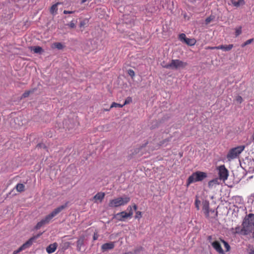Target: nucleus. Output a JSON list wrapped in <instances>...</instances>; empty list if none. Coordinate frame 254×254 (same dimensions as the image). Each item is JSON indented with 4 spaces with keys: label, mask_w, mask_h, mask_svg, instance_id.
Returning <instances> with one entry per match:
<instances>
[{
    "label": "nucleus",
    "mask_w": 254,
    "mask_h": 254,
    "mask_svg": "<svg viewBox=\"0 0 254 254\" xmlns=\"http://www.w3.org/2000/svg\"><path fill=\"white\" fill-rule=\"evenodd\" d=\"M241 229L243 235H248L254 230V214L250 213L247 215L243 220Z\"/></svg>",
    "instance_id": "nucleus-1"
},
{
    "label": "nucleus",
    "mask_w": 254,
    "mask_h": 254,
    "mask_svg": "<svg viewBox=\"0 0 254 254\" xmlns=\"http://www.w3.org/2000/svg\"><path fill=\"white\" fill-rule=\"evenodd\" d=\"M207 177V173L201 171H196L193 173L187 179V186H189L190 184L201 182Z\"/></svg>",
    "instance_id": "nucleus-2"
},
{
    "label": "nucleus",
    "mask_w": 254,
    "mask_h": 254,
    "mask_svg": "<svg viewBox=\"0 0 254 254\" xmlns=\"http://www.w3.org/2000/svg\"><path fill=\"white\" fill-rule=\"evenodd\" d=\"M129 196L124 195L123 197H119L110 200L108 206L110 207H117L127 204L130 201Z\"/></svg>",
    "instance_id": "nucleus-3"
},
{
    "label": "nucleus",
    "mask_w": 254,
    "mask_h": 254,
    "mask_svg": "<svg viewBox=\"0 0 254 254\" xmlns=\"http://www.w3.org/2000/svg\"><path fill=\"white\" fill-rule=\"evenodd\" d=\"M187 63L179 60H172L170 63L163 65V67L167 69L173 70H177L180 68H183L187 66Z\"/></svg>",
    "instance_id": "nucleus-4"
},
{
    "label": "nucleus",
    "mask_w": 254,
    "mask_h": 254,
    "mask_svg": "<svg viewBox=\"0 0 254 254\" xmlns=\"http://www.w3.org/2000/svg\"><path fill=\"white\" fill-rule=\"evenodd\" d=\"M245 146L241 145L232 148L227 155V158L229 161L237 158L244 150Z\"/></svg>",
    "instance_id": "nucleus-5"
},
{
    "label": "nucleus",
    "mask_w": 254,
    "mask_h": 254,
    "mask_svg": "<svg viewBox=\"0 0 254 254\" xmlns=\"http://www.w3.org/2000/svg\"><path fill=\"white\" fill-rule=\"evenodd\" d=\"M40 235H41V234H38V235L34 236L31 237V238H30L26 242L24 243L17 250L14 251L13 252V254H18V253H20V252H21L22 251L31 247L32 246V245L33 244L34 241L36 239H37L39 237H40Z\"/></svg>",
    "instance_id": "nucleus-6"
},
{
    "label": "nucleus",
    "mask_w": 254,
    "mask_h": 254,
    "mask_svg": "<svg viewBox=\"0 0 254 254\" xmlns=\"http://www.w3.org/2000/svg\"><path fill=\"white\" fill-rule=\"evenodd\" d=\"M68 202H66L65 204L62 205L56 209H55L50 214L47 215L45 217V218L50 222L51 220L57 214H58L60 212H61L63 210L65 209L67 207Z\"/></svg>",
    "instance_id": "nucleus-7"
},
{
    "label": "nucleus",
    "mask_w": 254,
    "mask_h": 254,
    "mask_svg": "<svg viewBox=\"0 0 254 254\" xmlns=\"http://www.w3.org/2000/svg\"><path fill=\"white\" fill-rule=\"evenodd\" d=\"M134 25V19L130 15H126L124 17L123 19V22L122 24H119L118 25V28L120 29L121 27L122 26L124 27L125 26L127 28H131Z\"/></svg>",
    "instance_id": "nucleus-8"
},
{
    "label": "nucleus",
    "mask_w": 254,
    "mask_h": 254,
    "mask_svg": "<svg viewBox=\"0 0 254 254\" xmlns=\"http://www.w3.org/2000/svg\"><path fill=\"white\" fill-rule=\"evenodd\" d=\"M244 168L249 172L254 173V158H246L244 160Z\"/></svg>",
    "instance_id": "nucleus-9"
},
{
    "label": "nucleus",
    "mask_w": 254,
    "mask_h": 254,
    "mask_svg": "<svg viewBox=\"0 0 254 254\" xmlns=\"http://www.w3.org/2000/svg\"><path fill=\"white\" fill-rule=\"evenodd\" d=\"M219 171V177L220 180H222L224 181L226 180L228 177V171L225 168L224 165L220 166L218 168Z\"/></svg>",
    "instance_id": "nucleus-10"
},
{
    "label": "nucleus",
    "mask_w": 254,
    "mask_h": 254,
    "mask_svg": "<svg viewBox=\"0 0 254 254\" xmlns=\"http://www.w3.org/2000/svg\"><path fill=\"white\" fill-rule=\"evenodd\" d=\"M132 213L130 212V213H127V212L125 211H122L121 212L118 213L115 215V218L120 221H124L128 217H131Z\"/></svg>",
    "instance_id": "nucleus-11"
},
{
    "label": "nucleus",
    "mask_w": 254,
    "mask_h": 254,
    "mask_svg": "<svg viewBox=\"0 0 254 254\" xmlns=\"http://www.w3.org/2000/svg\"><path fill=\"white\" fill-rule=\"evenodd\" d=\"M85 241V236L83 235L80 236L78 238L76 242V250L78 252H80L82 249L84 248Z\"/></svg>",
    "instance_id": "nucleus-12"
},
{
    "label": "nucleus",
    "mask_w": 254,
    "mask_h": 254,
    "mask_svg": "<svg viewBox=\"0 0 254 254\" xmlns=\"http://www.w3.org/2000/svg\"><path fill=\"white\" fill-rule=\"evenodd\" d=\"M115 247V242H110L103 244L101 246V251L102 252H107L109 250H112Z\"/></svg>",
    "instance_id": "nucleus-13"
},
{
    "label": "nucleus",
    "mask_w": 254,
    "mask_h": 254,
    "mask_svg": "<svg viewBox=\"0 0 254 254\" xmlns=\"http://www.w3.org/2000/svg\"><path fill=\"white\" fill-rule=\"evenodd\" d=\"M202 210L205 217L209 219V203L208 201L205 200L202 202Z\"/></svg>",
    "instance_id": "nucleus-14"
},
{
    "label": "nucleus",
    "mask_w": 254,
    "mask_h": 254,
    "mask_svg": "<svg viewBox=\"0 0 254 254\" xmlns=\"http://www.w3.org/2000/svg\"><path fill=\"white\" fill-rule=\"evenodd\" d=\"M213 248L219 254H224L223 250L222 249L220 244L218 241H214L211 244Z\"/></svg>",
    "instance_id": "nucleus-15"
},
{
    "label": "nucleus",
    "mask_w": 254,
    "mask_h": 254,
    "mask_svg": "<svg viewBox=\"0 0 254 254\" xmlns=\"http://www.w3.org/2000/svg\"><path fill=\"white\" fill-rule=\"evenodd\" d=\"M105 195V193L103 192H99L96 194L93 198V200L94 201L95 203H97V201L99 200L100 202H102Z\"/></svg>",
    "instance_id": "nucleus-16"
},
{
    "label": "nucleus",
    "mask_w": 254,
    "mask_h": 254,
    "mask_svg": "<svg viewBox=\"0 0 254 254\" xmlns=\"http://www.w3.org/2000/svg\"><path fill=\"white\" fill-rule=\"evenodd\" d=\"M57 247L58 244L57 243L50 244L47 247L46 251L48 254H52L56 251Z\"/></svg>",
    "instance_id": "nucleus-17"
},
{
    "label": "nucleus",
    "mask_w": 254,
    "mask_h": 254,
    "mask_svg": "<svg viewBox=\"0 0 254 254\" xmlns=\"http://www.w3.org/2000/svg\"><path fill=\"white\" fill-rule=\"evenodd\" d=\"M49 223L50 222H49V221H48V220L46 219L45 217L37 224L35 227V229L38 230L40 229V228L42 227L43 225L49 224Z\"/></svg>",
    "instance_id": "nucleus-18"
},
{
    "label": "nucleus",
    "mask_w": 254,
    "mask_h": 254,
    "mask_svg": "<svg viewBox=\"0 0 254 254\" xmlns=\"http://www.w3.org/2000/svg\"><path fill=\"white\" fill-rule=\"evenodd\" d=\"M31 50L33 51L34 53L39 54H41L44 52V50L43 49V48L40 46L31 47Z\"/></svg>",
    "instance_id": "nucleus-19"
},
{
    "label": "nucleus",
    "mask_w": 254,
    "mask_h": 254,
    "mask_svg": "<svg viewBox=\"0 0 254 254\" xmlns=\"http://www.w3.org/2000/svg\"><path fill=\"white\" fill-rule=\"evenodd\" d=\"M219 184V179L218 178H216L210 181L208 183V186L210 189H212L214 186Z\"/></svg>",
    "instance_id": "nucleus-20"
},
{
    "label": "nucleus",
    "mask_w": 254,
    "mask_h": 254,
    "mask_svg": "<svg viewBox=\"0 0 254 254\" xmlns=\"http://www.w3.org/2000/svg\"><path fill=\"white\" fill-rule=\"evenodd\" d=\"M231 2L234 6L237 7L245 4V1L244 0H239L238 1H236L235 0H231Z\"/></svg>",
    "instance_id": "nucleus-21"
},
{
    "label": "nucleus",
    "mask_w": 254,
    "mask_h": 254,
    "mask_svg": "<svg viewBox=\"0 0 254 254\" xmlns=\"http://www.w3.org/2000/svg\"><path fill=\"white\" fill-rule=\"evenodd\" d=\"M233 47V44H229L228 45H220L219 49L222 50L224 51H230Z\"/></svg>",
    "instance_id": "nucleus-22"
},
{
    "label": "nucleus",
    "mask_w": 254,
    "mask_h": 254,
    "mask_svg": "<svg viewBox=\"0 0 254 254\" xmlns=\"http://www.w3.org/2000/svg\"><path fill=\"white\" fill-rule=\"evenodd\" d=\"M70 245L71 243L70 242L63 241L62 244L60 245V247L64 251L67 249Z\"/></svg>",
    "instance_id": "nucleus-23"
},
{
    "label": "nucleus",
    "mask_w": 254,
    "mask_h": 254,
    "mask_svg": "<svg viewBox=\"0 0 254 254\" xmlns=\"http://www.w3.org/2000/svg\"><path fill=\"white\" fill-rule=\"evenodd\" d=\"M184 43L189 46H193L195 44V40L194 39L186 38Z\"/></svg>",
    "instance_id": "nucleus-24"
},
{
    "label": "nucleus",
    "mask_w": 254,
    "mask_h": 254,
    "mask_svg": "<svg viewBox=\"0 0 254 254\" xmlns=\"http://www.w3.org/2000/svg\"><path fill=\"white\" fill-rule=\"evenodd\" d=\"M15 188L17 191L18 192H22L24 191L25 190V186L23 184H18Z\"/></svg>",
    "instance_id": "nucleus-25"
},
{
    "label": "nucleus",
    "mask_w": 254,
    "mask_h": 254,
    "mask_svg": "<svg viewBox=\"0 0 254 254\" xmlns=\"http://www.w3.org/2000/svg\"><path fill=\"white\" fill-rule=\"evenodd\" d=\"M60 3H61L60 2H57L51 6L50 9V11L51 13H54V12H57V11L58 10V5Z\"/></svg>",
    "instance_id": "nucleus-26"
},
{
    "label": "nucleus",
    "mask_w": 254,
    "mask_h": 254,
    "mask_svg": "<svg viewBox=\"0 0 254 254\" xmlns=\"http://www.w3.org/2000/svg\"><path fill=\"white\" fill-rule=\"evenodd\" d=\"M171 139H172V136H170L169 137H168V138L163 140L162 141L160 142V145H165V146L166 145L167 143L168 142H170L171 140Z\"/></svg>",
    "instance_id": "nucleus-27"
},
{
    "label": "nucleus",
    "mask_w": 254,
    "mask_h": 254,
    "mask_svg": "<svg viewBox=\"0 0 254 254\" xmlns=\"http://www.w3.org/2000/svg\"><path fill=\"white\" fill-rule=\"evenodd\" d=\"M54 47L58 50H62L64 48V46L60 42L55 43L54 44Z\"/></svg>",
    "instance_id": "nucleus-28"
},
{
    "label": "nucleus",
    "mask_w": 254,
    "mask_h": 254,
    "mask_svg": "<svg viewBox=\"0 0 254 254\" xmlns=\"http://www.w3.org/2000/svg\"><path fill=\"white\" fill-rule=\"evenodd\" d=\"M211 212V214H213V215L212 216H209V219L210 218H215L216 217H217V215H218V212L216 211H215L214 210H212V209H209V212Z\"/></svg>",
    "instance_id": "nucleus-29"
},
{
    "label": "nucleus",
    "mask_w": 254,
    "mask_h": 254,
    "mask_svg": "<svg viewBox=\"0 0 254 254\" xmlns=\"http://www.w3.org/2000/svg\"><path fill=\"white\" fill-rule=\"evenodd\" d=\"M186 38V35L184 33H181L179 35V39L183 43H184Z\"/></svg>",
    "instance_id": "nucleus-30"
},
{
    "label": "nucleus",
    "mask_w": 254,
    "mask_h": 254,
    "mask_svg": "<svg viewBox=\"0 0 254 254\" xmlns=\"http://www.w3.org/2000/svg\"><path fill=\"white\" fill-rule=\"evenodd\" d=\"M221 241L223 243L224 247L226 249V251H229L230 249V246L229 244L222 239H221Z\"/></svg>",
    "instance_id": "nucleus-31"
},
{
    "label": "nucleus",
    "mask_w": 254,
    "mask_h": 254,
    "mask_svg": "<svg viewBox=\"0 0 254 254\" xmlns=\"http://www.w3.org/2000/svg\"><path fill=\"white\" fill-rule=\"evenodd\" d=\"M123 106H124L123 105H121L120 104L113 102L110 106V108H112L114 107H115V108H122Z\"/></svg>",
    "instance_id": "nucleus-32"
},
{
    "label": "nucleus",
    "mask_w": 254,
    "mask_h": 254,
    "mask_svg": "<svg viewBox=\"0 0 254 254\" xmlns=\"http://www.w3.org/2000/svg\"><path fill=\"white\" fill-rule=\"evenodd\" d=\"M253 41H254L253 38L249 39L247 41H246L245 42H244L243 44H242L241 45V47L243 48V47H245L246 46L251 44Z\"/></svg>",
    "instance_id": "nucleus-33"
},
{
    "label": "nucleus",
    "mask_w": 254,
    "mask_h": 254,
    "mask_svg": "<svg viewBox=\"0 0 254 254\" xmlns=\"http://www.w3.org/2000/svg\"><path fill=\"white\" fill-rule=\"evenodd\" d=\"M241 33H242V27L240 26L238 28L236 29V31H235V36H236V37L238 36Z\"/></svg>",
    "instance_id": "nucleus-34"
},
{
    "label": "nucleus",
    "mask_w": 254,
    "mask_h": 254,
    "mask_svg": "<svg viewBox=\"0 0 254 254\" xmlns=\"http://www.w3.org/2000/svg\"><path fill=\"white\" fill-rule=\"evenodd\" d=\"M32 91H30V90H29V91H25L22 95V98H26L27 97L29 96V95H30V94L31 93H32Z\"/></svg>",
    "instance_id": "nucleus-35"
},
{
    "label": "nucleus",
    "mask_w": 254,
    "mask_h": 254,
    "mask_svg": "<svg viewBox=\"0 0 254 254\" xmlns=\"http://www.w3.org/2000/svg\"><path fill=\"white\" fill-rule=\"evenodd\" d=\"M127 73L128 74V75L129 76H130L131 77V78H132L134 75H135V73H134V71L131 69H129L128 70H127Z\"/></svg>",
    "instance_id": "nucleus-36"
},
{
    "label": "nucleus",
    "mask_w": 254,
    "mask_h": 254,
    "mask_svg": "<svg viewBox=\"0 0 254 254\" xmlns=\"http://www.w3.org/2000/svg\"><path fill=\"white\" fill-rule=\"evenodd\" d=\"M142 217V213L140 211H136L135 215V219H140Z\"/></svg>",
    "instance_id": "nucleus-37"
},
{
    "label": "nucleus",
    "mask_w": 254,
    "mask_h": 254,
    "mask_svg": "<svg viewBox=\"0 0 254 254\" xmlns=\"http://www.w3.org/2000/svg\"><path fill=\"white\" fill-rule=\"evenodd\" d=\"M195 207L196 208L197 210H199V204L200 203V201L198 199H196L195 200Z\"/></svg>",
    "instance_id": "nucleus-38"
},
{
    "label": "nucleus",
    "mask_w": 254,
    "mask_h": 254,
    "mask_svg": "<svg viewBox=\"0 0 254 254\" xmlns=\"http://www.w3.org/2000/svg\"><path fill=\"white\" fill-rule=\"evenodd\" d=\"M241 229L242 228H241L239 226L236 227V232H235L234 233L240 234L242 235V233H241Z\"/></svg>",
    "instance_id": "nucleus-39"
},
{
    "label": "nucleus",
    "mask_w": 254,
    "mask_h": 254,
    "mask_svg": "<svg viewBox=\"0 0 254 254\" xmlns=\"http://www.w3.org/2000/svg\"><path fill=\"white\" fill-rule=\"evenodd\" d=\"M36 147L37 148H44V149H46L47 148V147L46 146V145L45 144H43V143H39L37 145V146Z\"/></svg>",
    "instance_id": "nucleus-40"
},
{
    "label": "nucleus",
    "mask_w": 254,
    "mask_h": 254,
    "mask_svg": "<svg viewBox=\"0 0 254 254\" xmlns=\"http://www.w3.org/2000/svg\"><path fill=\"white\" fill-rule=\"evenodd\" d=\"M70 28H74L75 27V24L73 21H71L69 24H67Z\"/></svg>",
    "instance_id": "nucleus-41"
},
{
    "label": "nucleus",
    "mask_w": 254,
    "mask_h": 254,
    "mask_svg": "<svg viewBox=\"0 0 254 254\" xmlns=\"http://www.w3.org/2000/svg\"><path fill=\"white\" fill-rule=\"evenodd\" d=\"M236 100L238 103H241L243 101V98L240 96H238L236 97Z\"/></svg>",
    "instance_id": "nucleus-42"
},
{
    "label": "nucleus",
    "mask_w": 254,
    "mask_h": 254,
    "mask_svg": "<svg viewBox=\"0 0 254 254\" xmlns=\"http://www.w3.org/2000/svg\"><path fill=\"white\" fill-rule=\"evenodd\" d=\"M132 101V99L130 97H128L125 101L124 104L123 105H125L126 104H129L130 102Z\"/></svg>",
    "instance_id": "nucleus-43"
},
{
    "label": "nucleus",
    "mask_w": 254,
    "mask_h": 254,
    "mask_svg": "<svg viewBox=\"0 0 254 254\" xmlns=\"http://www.w3.org/2000/svg\"><path fill=\"white\" fill-rule=\"evenodd\" d=\"M219 46H216V47H210V46H208L206 48V49H208V50H214V49H217V50H218L219 49Z\"/></svg>",
    "instance_id": "nucleus-44"
},
{
    "label": "nucleus",
    "mask_w": 254,
    "mask_h": 254,
    "mask_svg": "<svg viewBox=\"0 0 254 254\" xmlns=\"http://www.w3.org/2000/svg\"><path fill=\"white\" fill-rule=\"evenodd\" d=\"M211 20H212V18H211V17H207L205 19V23L206 24H207L209 23Z\"/></svg>",
    "instance_id": "nucleus-45"
},
{
    "label": "nucleus",
    "mask_w": 254,
    "mask_h": 254,
    "mask_svg": "<svg viewBox=\"0 0 254 254\" xmlns=\"http://www.w3.org/2000/svg\"><path fill=\"white\" fill-rule=\"evenodd\" d=\"M127 210L128 211V212L127 213H130V212H131L132 215L133 214V211H132V207H131V206H128L127 208Z\"/></svg>",
    "instance_id": "nucleus-46"
},
{
    "label": "nucleus",
    "mask_w": 254,
    "mask_h": 254,
    "mask_svg": "<svg viewBox=\"0 0 254 254\" xmlns=\"http://www.w3.org/2000/svg\"><path fill=\"white\" fill-rule=\"evenodd\" d=\"M98 235L97 234V233H94L93 237V240L94 241L98 239Z\"/></svg>",
    "instance_id": "nucleus-47"
},
{
    "label": "nucleus",
    "mask_w": 254,
    "mask_h": 254,
    "mask_svg": "<svg viewBox=\"0 0 254 254\" xmlns=\"http://www.w3.org/2000/svg\"><path fill=\"white\" fill-rule=\"evenodd\" d=\"M74 13V11H67V10H64V13L65 14H71V13Z\"/></svg>",
    "instance_id": "nucleus-48"
},
{
    "label": "nucleus",
    "mask_w": 254,
    "mask_h": 254,
    "mask_svg": "<svg viewBox=\"0 0 254 254\" xmlns=\"http://www.w3.org/2000/svg\"><path fill=\"white\" fill-rule=\"evenodd\" d=\"M85 22H84V21H81V22H80V24H79V27H82L84 26V25H85Z\"/></svg>",
    "instance_id": "nucleus-49"
},
{
    "label": "nucleus",
    "mask_w": 254,
    "mask_h": 254,
    "mask_svg": "<svg viewBox=\"0 0 254 254\" xmlns=\"http://www.w3.org/2000/svg\"><path fill=\"white\" fill-rule=\"evenodd\" d=\"M250 254H254V249L252 248L250 250V251L249 252Z\"/></svg>",
    "instance_id": "nucleus-50"
},
{
    "label": "nucleus",
    "mask_w": 254,
    "mask_h": 254,
    "mask_svg": "<svg viewBox=\"0 0 254 254\" xmlns=\"http://www.w3.org/2000/svg\"><path fill=\"white\" fill-rule=\"evenodd\" d=\"M133 208L134 210H136L137 209V205L136 204H134L133 205Z\"/></svg>",
    "instance_id": "nucleus-51"
},
{
    "label": "nucleus",
    "mask_w": 254,
    "mask_h": 254,
    "mask_svg": "<svg viewBox=\"0 0 254 254\" xmlns=\"http://www.w3.org/2000/svg\"><path fill=\"white\" fill-rule=\"evenodd\" d=\"M211 239H212V236H209L208 237V240L209 241H210Z\"/></svg>",
    "instance_id": "nucleus-52"
},
{
    "label": "nucleus",
    "mask_w": 254,
    "mask_h": 254,
    "mask_svg": "<svg viewBox=\"0 0 254 254\" xmlns=\"http://www.w3.org/2000/svg\"><path fill=\"white\" fill-rule=\"evenodd\" d=\"M111 108H109V109H104V111H110V110L111 109Z\"/></svg>",
    "instance_id": "nucleus-53"
},
{
    "label": "nucleus",
    "mask_w": 254,
    "mask_h": 254,
    "mask_svg": "<svg viewBox=\"0 0 254 254\" xmlns=\"http://www.w3.org/2000/svg\"><path fill=\"white\" fill-rule=\"evenodd\" d=\"M87 0H81V3H84L85 2H86Z\"/></svg>",
    "instance_id": "nucleus-54"
},
{
    "label": "nucleus",
    "mask_w": 254,
    "mask_h": 254,
    "mask_svg": "<svg viewBox=\"0 0 254 254\" xmlns=\"http://www.w3.org/2000/svg\"><path fill=\"white\" fill-rule=\"evenodd\" d=\"M253 238L254 239V230L253 231Z\"/></svg>",
    "instance_id": "nucleus-55"
},
{
    "label": "nucleus",
    "mask_w": 254,
    "mask_h": 254,
    "mask_svg": "<svg viewBox=\"0 0 254 254\" xmlns=\"http://www.w3.org/2000/svg\"><path fill=\"white\" fill-rule=\"evenodd\" d=\"M132 254V253L131 252H129V253H127V254Z\"/></svg>",
    "instance_id": "nucleus-56"
},
{
    "label": "nucleus",
    "mask_w": 254,
    "mask_h": 254,
    "mask_svg": "<svg viewBox=\"0 0 254 254\" xmlns=\"http://www.w3.org/2000/svg\"><path fill=\"white\" fill-rule=\"evenodd\" d=\"M253 139L254 140V136H253Z\"/></svg>",
    "instance_id": "nucleus-57"
}]
</instances>
